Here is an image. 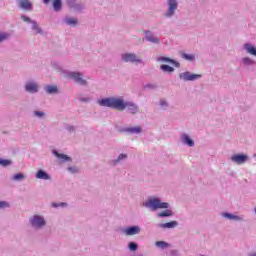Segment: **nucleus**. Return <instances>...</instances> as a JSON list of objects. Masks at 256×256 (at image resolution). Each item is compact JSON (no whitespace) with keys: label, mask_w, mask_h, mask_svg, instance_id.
Instances as JSON below:
<instances>
[{"label":"nucleus","mask_w":256,"mask_h":256,"mask_svg":"<svg viewBox=\"0 0 256 256\" xmlns=\"http://www.w3.org/2000/svg\"><path fill=\"white\" fill-rule=\"evenodd\" d=\"M98 105L101 107H110V109H117V111H125L128 109L132 115L139 113V108L133 102H125L121 98H105L98 100Z\"/></svg>","instance_id":"1"},{"label":"nucleus","mask_w":256,"mask_h":256,"mask_svg":"<svg viewBox=\"0 0 256 256\" xmlns=\"http://www.w3.org/2000/svg\"><path fill=\"white\" fill-rule=\"evenodd\" d=\"M145 207L152 209V211H157V209H168L169 204L167 202H161L159 198H150L145 202Z\"/></svg>","instance_id":"2"},{"label":"nucleus","mask_w":256,"mask_h":256,"mask_svg":"<svg viewBox=\"0 0 256 256\" xmlns=\"http://www.w3.org/2000/svg\"><path fill=\"white\" fill-rule=\"evenodd\" d=\"M168 3V11L166 13V17H172L175 11H177V0H167Z\"/></svg>","instance_id":"3"},{"label":"nucleus","mask_w":256,"mask_h":256,"mask_svg":"<svg viewBox=\"0 0 256 256\" xmlns=\"http://www.w3.org/2000/svg\"><path fill=\"white\" fill-rule=\"evenodd\" d=\"M71 79H74L79 85H87V80L83 79V74L79 72H71L70 74Z\"/></svg>","instance_id":"4"},{"label":"nucleus","mask_w":256,"mask_h":256,"mask_svg":"<svg viewBox=\"0 0 256 256\" xmlns=\"http://www.w3.org/2000/svg\"><path fill=\"white\" fill-rule=\"evenodd\" d=\"M180 79L183 81H195V79H201L199 74H191L189 72H184L179 75Z\"/></svg>","instance_id":"5"},{"label":"nucleus","mask_w":256,"mask_h":256,"mask_svg":"<svg viewBox=\"0 0 256 256\" xmlns=\"http://www.w3.org/2000/svg\"><path fill=\"white\" fill-rule=\"evenodd\" d=\"M122 59L125 63H141V60L135 54L131 53L123 54Z\"/></svg>","instance_id":"6"},{"label":"nucleus","mask_w":256,"mask_h":256,"mask_svg":"<svg viewBox=\"0 0 256 256\" xmlns=\"http://www.w3.org/2000/svg\"><path fill=\"white\" fill-rule=\"evenodd\" d=\"M32 227L41 228L45 225V219L39 215H35L31 220Z\"/></svg>","instance_id":"7"},{"label":"nucleus","mask_w":256,"mask_h":256,"mask_svg":"<svg viewBox=\"0 0 256 256\" xmlns=\"http://www.w3.org/2000/svg\"><path fill=\"white\" fill-rule=\"evenodd\" d=\"M232 161L234 163H237V165H243V163H245V161H247V155L236 154V155L232 156Z\"/></svg>","instance_id":"8"},{"label":"nucleus","mask_w":256,"mask_h":256,"mask_svg":"<svg viewBox=\"0 0 256 256\" xmlns=\"http://www.w3.org/2000/svg\"><path fill=\"white\" fill-rule=\"evenodd\" d=\"M19 7H20V9H23L24 11H32L33 10V4L29 0H20Z\"/></svg>","instance_id":"9"},{"label":"nucleus","mask_w":256,"mask_h":256,"mask_svg":"<svg viewBox=\"0 0 256 256\" xmlns=\"http://www.w3.org/2000/svg\"><path fill=\"white\" fill-rule=\"evenodd\" d=\"M139 233H141L139 226H132L125 229L126 235H139Z\"/></svg>","instance_id":"10"},{"label":"nucleus","mask_w":256,"mask_h":256,"mask_svg":"<svg viewBox=\"0 0 256 256\" xmlns=\"http://www.w3.org/2000/svg\"><path fill=\"white\" fill-rule=\"evenodd\" d=\"M25 89L28 93H37L39 86L33 82H29L26 84Z\"/></svg>","instance_id":"11"},{"label":"nucleus","mask_w":256,"mask_h":256,"mask_svg":"<svg viewBox=\"0 0 256 256\" xmlns=\"http://www.w3.org/2000/svg\"><path fill=\"white\" fill-rule=\"evenodd\" d=\"M53 155H55V157H57V159L61 160V163H65L66 161H71V157L65 155V154H61L57 151H53Z\"/></svg>","instance_id":"12"},{"label":"nucleus","mask_w":256,"mask_h":256,"mask_svg":"<svg viewBox=\"0 0 256 256\" xmlns=\"http://www.w3.org/2000/svg\"><path fill=\"white\" fill-rule=\"evenodd\" d=\"M36 179H43L44 181H47L51 179V176H49V174H47V172L43 170H38V172L36 173Z\"/></svg>","instance_id":"13"},{"label":"nucleus","mask_w":256,"mask_h":256,"mask_svg":"<svg viewBox=\"0 0 256 256\" xmlns=\"http://www.w3.org/2000/svg\"><path fill=\"white\" fill-rule=\"evenodd\" d=\"M157 61H162L163 63H172V65H175V67H179V62H175L173 59L171 58H167V57H159L157 59Z\"/></svg>","instance_id":"14"},{"label":"nucleus","mask_w":256,"mask_h":256,"mask_svg":"<svg viewBox=\"0 0 256 256\" xmlns=\"http://www.w3.org/2000/svg\"><path fill=\"white\" fill-rule=\"evenodd\" d=\"M177 225V221H171L164 224H160V227H162V229H173L174 227H177Z\"/></svg>","instance_id":"15"},{"label":"nucleus","mask_w":256,"mask_h":256,"mask_svg":"<svg viewBox=\"0 0 256 256\" xmlns=\"http://www.w3.org/2000/svg\"><path fill=\"white\" fill-rule=\"evenodd\" d=\"M124 131H126V133H131V134H139L141 133V127L135 126V127L125 128Z\"/></svg>","instance_id":"16"},{"label":"nucleus","mask_w":256,"mask_h":256,"mask_svg":"<svg viewBox=\"0 0 256 256\" xmlns=\"http://www.w3.org/2000/svg\"><path fill=\"white\" fill-rule=\"evenodd\" d=\"M244 49H246L247 53L250 55H254L256 57V49L251 44H245Z\"/></svg>","instance_id":"17"},{"label":"nucleus","mask_w":256,"mask_h":256,"mask_svg":"<svg viewBox=\"0 0 256 256\" xmlns=\"http://www.w3.org/2000/svg\"><path fill=\"white\" fill-rule=\"evenodd\" d=\"M160 69L162 70V71H164V73H173V71H175V69L173 68V67H171V66H169V65H161L160 66Z\"/></svg>","instance_id":"18"},{"label":"nucleus","mask_w":256,"mask_h":256,"mask_svg":"<svg viewBox=\"0 0 256 256\" xmlns=\"http://www.w3.org/2000/svg\"><path fill=\"white\" fill-rule=\"evenodd\" d=\"M147 41H150V43H160L161 39L158 37H154L153 35H147L146 36Z\"/></svg>","instance_id":"19"},{"label":"nucleus","mask_w":256,"mask_h":256,"mask_svg":"<svg viewBox=\"0 0 256 256\" xmlns=\"http://www.w3.org/2000/svg\"><path fill=\"white\" fill-rule=\"evenodd\" d=\"M61 7H62L61 0H54L53 2L54 11H61Z\"/></svg>","instance_id":"20"},{"label":"nucleus","mask_w":256,"mask_h":256,"mask_svg":"<svg viewBox=\"0 0 256 256\" xmlns=\"http://www.w3.org/2000/svg\"><path fill=\"white\" fill-rule=\"evenodd\" d=\"M183 139H184L186 145H188L189 147H193V145H195V143L193 142V140H191V138H189V136L184 135Z\"/></svg>","instance_id":"21"},{"label":"nucleus","mask_w":256,"mask_h":256,"mask_svg":"<svg viewBox=\"0 0 256 256\" xmlns=\"http://www.w3.org/2000/svg\"><path fill=\"white\" fill-rule=\"evenodd\" d=\"M173 212L171 210H166L165 212L158 213V217H171Z\"/></svg>","instance_id":"22"},{"label":"nucleus","mask_w":256,"mask_h":256,"mask_svg":"<svg viewBox=\"0 0 256 256\" xmlns=\"http://www.w3.org/2000/svg\"><path fill=\"white\" fill-rule=\"evenodd\" d=\"M45 91L49 94L57 93V86H46Z\"/></svg>","instance_id":"23"},{"label":"nucleus","mask_w":256,"mask_h":256,"mask_svg":"<svg viewBox=\"0 0 256 256\" xmlns=\"http://www.w3.org/2000/svg\"><path fill=\"white\" fill-rule=\"evenodd\" d=\"M66 23H67V25H72L73 27H75V25H77V19L76 18H67Z\"/></svg>","instance_id":"24"},{"label":"nucleus","mask_w":256,"mask_h":256,"mask_svg":"<svg viewBox=\"0 0 256 256\" xmlns=\"http://www.w3.org/2000/svg\"><path fill=\"white\" fill-rule=\"evenodd\" d=\"M32 23V29L33 31H36L37 33H41V28H39V25H37V22H31Z\"/></svg>","instance_id":"25"},{"label":"nucleus","mask_w":256,"mask_h":256,"mask_svg":"<svg viewBox=\"0 0 256 256\" xmlns=\"http://www.w3.org/2000/svg\"><path fill=\"white\" fill-rule=\"evenodd\" d=\"M224 217H226L227 219H235L236 221H239V219H241L239 218V216H235L229 213L224 214Z\"/></svg>","instance_id":"26"},{"label":"nucleus","mask_w":256,"mask_h":256,"mask_svg":"<svg viewBox=\"0 0 256 256\" xmlns=\"http://www.w3.org/2000/svg\"><path fill=\"white\" fill-rule=\"evenodd\" d=\"M14 181H21L22 179H25V175L23 174H15L13 176Z\"/></svg>","instance_id":"27"},{"label":"nucleus","mask_w":256,"mask_h":256,"mask_svg":"<svg viewBox=\"0 0 256 256\" xmlns=\"http://www.w3.org/2000/svg\"><path fill=\"white\" fill-rule=\"evenodd\" d=\"M0 165H2L3 167H7L8 165H11V160L0 159Z\"/></svg>","instance_id":"28"},{"label":"nucleus","mask_w":256,"mask_h":256,"mask_svg":"<svg viewBox=\"0 0 256 256\" xmlns=\"http://www.w3.org/2000/svg\"><path fill=\"white\" fill-rule=\"evenodd\" d=\"M157 247H162V249H164V247H169V244L163 242V241H158L156 242Z\"/></svg>","instance_id":"29"},{"label":"nucleus","mask_w":256,"mask_h":256,"mask_svg":"<svg viewBox=\"0 0 256 256\" xmlns=\"http://www.w3.org/2000/svg\"><path fill=\"white\" fill-rule=\"evenodd\" d=\"M137 244L135 243V242H131L130 244H129V249H130V251H137Z\"/></svg>","instance_id":"30"},{"label":"nucleus","mask_w":256,"mask_h":256,"mask_svg":"<svg viewBox=\"0 0 256 256\" xmlns=\"http://www.w3.org/2000/svg\"><path fill=\"white\" fill-rule=\"evenodd\" d=\"M184 59H186L187 61H193V59H195V56L193 55H188V54H183Z\"/></svg>","instance_id":"31"},{"label":"nucleus","mask_w":256,"mask_h":256,"mask_svg":"<svg viewBox=\"0 0 256 256\" xmlns=\"http://www.w3.org/2000/svg\"><path fill=\"white\" fill-rule=\"evenodd\" d=\"M21 19L24 20L26 23H32L33 21L31 20V18L25 16V15H22L21 16Z\"/></svg>","instance_id":"32"},{"label":"nucleus","mask_w":256,"mask_h":256,"mask_svg":"<svg viewBox=\"0 0 256 256\" xmlns=\"http://www.w3.org/2000/svg\"><path fill=\"white\" fill-rule=\"evenodd\" d=\"M5 39H9V34H0V43L5 41Z\"/></svg>","instance_id":"33"},{"label":"nucleus","mask_w":256,"mask_h":256,"mask_svg":"<svg viewBox=\"0 0 256 256\" xmlns=\"http://www.w3.org/2000/svg\"><path fill=\"white\" fill-rule=\"evenodd\" d=\"M243 63H245L246 65H251V63H253V61L249 58H243Z\"/></svg>","instance_id":"34"},{"label":"nucleus","mask_w":256,"mask_h":256,"mask_svg":"<svg viewBox=\"0 0 256 256\" xmlns=\"http://www.w3.org/2000/svg\"><path fill=\"white\" fill-rule=\"evenodd\" d=\"M5 207H9V203L3 201V202H0V209H3Z\"/></svg>","instance_id":"35"},{"label":"nucleus","mask_w":256,"mask_h":256,"mask_svg":"<svg viewBox=\"0 0 256 256\" xmlns=\"http://www.w3.org/2000/svg\"><path fill=\"white\" fill-rule=\"evenodd\" d=\"M35 115H37V117H43V115H45V113L36 111Z\"/></svg>","instance_id":"36"},{"label":"nucleus","mask_w":256,"mask_h":256,"mask_svg":"<svg viewBox=\"0 0 256 256\" xmlns=\"http://www.w3.org/2000/svg\"><path fill=\"white\" fill-rule=\"evenodd\" d=\"M119 160L121 159H127V154H120L118 157Z\"/></svg>","instance_id":"37"},{"label":"nucleus","mask_w":256,"mask_h":256,"mask_svg":"<svg viewBox=\"0 0 256 256\" xmlns=\"http://www.w3.org/2000/svg\"><path fill=\"white\" fill-rule=\"evenodd\" d=\"M69 169V171H71L72 173H77V168H68Z\"/></svg>","instance_id":"38"},{"label":"nucleus","mask_w":256,"mask_h":256,"mask_svg":"<svg viewBox=\"0 0 256 256\" xmlns=\"http://www.w3.org/2000/svg\"><path fill=\"white\" fill-rule=\"evenodd\" d=\"M160 105L163 107L164 105H167V102L161 101V102H160Z\"/></svg>","instance_id":"39"},{"label":"nucleus","mask_w":256,"mask_h":256,"mask_svg":"<svg viewBox=\"0 0 256 256\" xmlns=\"http://www.w3.org/2000/svg\"><path fill=\"white\" fill-rule=\"evenodd\" d=\"M51 0H43V3H45V5H47Z\"/></svg>","instance_id":"40"},{"label":"nucleus","mask_w":256,"mask_h":256,"mask_svg":"<svg viewBox=\"0 0 256 256\" xmlns=\"http://www.w3.org/2000/svg\"><path fill=\"white\" fill-rule=\"evenodd\" d=\"M53 205V207H59V205H57V204H52Z\"/></svg>","instance_id":"41"},{"label":"nucleus","mask_w":256,"mask_h":256,"mask_svg":"<svg viewBox=\"0 0 256 256\" xmlns=\"http://www.w3.org/2000/svg\"><path fill=\"white\" fill-rule=\"evenodd\" d=\"M250 256H256V253H254V254H251Z\"/></svg>","instance_id":"42"},{"label":"nucleus","mask_w":256,"mask_h":256,"mask_svg":"<svg viewBox=\"0 0 256 256\" xmlns=\"http://www.w3.org/2000/svg\"><path fill=\"white\" fill-rule=\"evenodd\" d=\"M61 205H65V203H62Z\"/></svg>","instance_id":"43"}]
</instances>
